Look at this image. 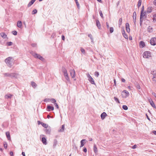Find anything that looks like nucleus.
<instances>
[{
    "mask_svg": "<svg viewBox=\"0 0 156 156\" xmlns=\"http://www.w3.org/2000/svg\"><path fill=\"white\" fill-rule=\"evenodd\" d=\"M65 78H66V79L68 81H69V77L68 76H65Z\"/></svg>",
    "mask_w": 156,
    "mask_h": 156,
    "instance_id": "4d7b16f0",
    "label": "nucleus"
},
{
    "mask_svg": "<svg viewBox=\"0 0 156 156\" xmlns=\"http://www.w3.org/2000/svg\"><path fill=\"white\" fill-rule=\"evenodd\" d=\"M107 114L105 112H103L102 113L101 115V119H105V117L107 116Z\"/></svg>",
    "mask_w": 156,
    "mask_h": 156,
    "instance_id": "f8f14e48",
    "label": "nucleus"
},
{
    "mask_svg": "<svg viewBox=\"0 0 156 156\" xmlns=\"http://www.w3.org/2000/svg\"><path fill=\"white\" fill-rule=\"evenodd\" d=\"M140 45L141 46L142 48H143L145 46V44L144 41H141L140 42Z\"/></svg>",
    "mask_w": 156,
    "mask_h": 156,
    "instance_id": "a878e982",
    "label": "nucleus"
},
{
    "mask_svg": "<svg viewBox=\"0 0 156 156\" xmlns=\"http://www.w3.org/2000/svg\"><path fill=\"white\" fill-rule=\"evenodd\" d=\"M13 60V59L12 57H9L5 59V62L8 66L11 67L12 66Z\"/></svg>",
    "mask_w": 156,
    "mask_h": 156,
    "instance_id": "f257e3e1",
    "label": "nucleus"
},
{
    "mask_svg": "<svg viewBox=\"0 0 156 156\" xmlns=\"http://www.w3.org/2000/svg\"><path fill=\"white\" fill-rule=\"evenodd\" d=\"M58 144V141L56 139H55L53 141V147L54 148H55L57 144Z\"/></svg>",
    "mask_w": 156,
    "mask_h": 156,
    "instance_id": "6ab92c4d",
    "label": "nucleus"
},
{
    "mask_svg": "<svg viewBox=\"0 0 156 156\" xmlns=\"http://www.w3.org/2000/svg\"><path fill=\"white\" fill-rule=\"evenodd\" d=\"M70 74L71 76L73 78L75 77V72L74 69H71L70 70Z\"/></svg>",
    "mask_w": 156,
    "mask_h": 156,
    "instance_id": "0eeeda50",
    "label": "nucleus"
},
{
    "mask_svg": "<svg viewBox=\"0 0 156 156\" xmlns=\"http://www.w3.org/2000/svg\"><path fill=\"white\" fill-rule=\"evenodd\" d=\"M152 7H148L146 11V12L148 13H151L152 11Z\"/></svg>",
    "mask_w": 156,
    "mask_h": 156,
    "instance_id": "dca6fc26",
    "label": "nucleus"
},
{
    "mask_svg": "<svg viewBox=\"0 0 156 156\" xmlns=\"http://www.w3.org/2000/svg\"><path fill=\"white\" fill-rule=\"evenodd\" d=\"M114 31V29L112 27H111L110 28V31L111 33H112Z\"/></svg>",
    "mask_w": 156,
    "mask_h": 156,
    "instance_id": "c03bdc74",
    "label": "nucleus"
},
{
    "mask_svg": "<svg viewBox=\"0 0 156 156\" xmlns=\"http://www.w3.org/2000/svg\"><path fill=\"white\" fill-rule=\"evenodd\" d=\"M87 78H88V80L90 83L92 84H95V83H94L93 79L90 75L89 74H87Z\"/></svg>",
    "mask_w": 156,
    "mask_h": 156,
    "instance_id": "39448f33",
    "label": "nucleus"
},
{
    "mask_svg": "<svg viewBox=\"0 0 156 156\" xmlns=\"http://www.w3.org/2000/svg\"><path fill=\"white\" fill-rule=\"evenodd\" d=\"M41 125L43 127L45 128H47L48 127V125L47 124L43 122L41 123Z\"/></svg>",
    "mask_w": 156,
    "mask_h": 156,
    "instance_id": "c756f323",
    "label": "nucleus"
},
{
    "mask_svg": "<svg viewBox=\"0 0 156 156\" xmlns=\"http://www.w3.org/2000/svg\"><path fill=\"white\" fill-rule=\"evenodd\" d=\"M62 72L63 73H66L67 72L66 69L64 67H62Z\"/></svg>",
    "mask_w": 156,
    "mask_h": 156,
    "instance_id": "e433bc0d",
    "label": "nucleus"
},
{
    "mask_svg": "<svg viewBox=\"0 0 156 156\" xmlns=\"http://www.w3.org/2000/svg\"><path fill=\"white\" fill-rule=\"evenodd\" d=\"M45 131L47 134H50L51 131V129L50 127L48 128L45 129Z\"/></svg>",
    "mask_w": 156,
    "mask_h": 156,
    "instance_id": "2eb2a0df",
    "label": "nucleus"
},
{
    "mask_svg": "<svg viewBox=\"0 0 156 156\" xmlns=\"http://www.w3.org/2000/svg\"><path fill=\"white\" fill-rule=\"evenodd\" d=\"M17 25L18 27L20 28L22 26V22L20 21H18L17 23Z\"/></svg>",
    "mask_w": 156,
    "mask_h": 156,
    "instance_id": "4be33fe9",
    "label": "nucleus"
},
{
    "mask_svg": "<svg viewBox=\"0 0 156 156\" xmlns=\"http://www.w3.org/2000/svg\"><path fill=\"white\" fill-rule=\"evenodd\" d=\"M152 30V28L151 27L149 26L148 27L147 30L148 31H149V32H151Z\"/></svg>",
    "mask_w": 156,
    "mask_h": 156,
    "instance_id": "58836bf2",
    "label": "nucleus"
},
{
    "mask_svg": "<svg viewBox=\"0 0 156 156\" xmlns=\"http://www.w3.org/2000/svg\"><path fill=\"white\" fill-rule=\"evenodd\" d=\"M12 33L14 35H16L17 34V32L16 31H13L12 32Z\"/></svg>",
    "mask_w": 156,
    "mask_h": 156,
    "instance_id": "8fccbe9b",
    "label": "nucleus"
},
{
    "mask_svg": "<svg viewBox=\"0 0 156 156\" xmlns=\"http://www.w3.org/2000/svg\"><path fill=\"white\" fill-rule=\"evenodd\" d=\"M12 42H8L7 43V44L8 46H10L12 45Z\"/></svg>",
    "mask_w": 156,
    "mask_h": 156,
    "instance_id": "09e8293b",
    "label": "nucleus"
},
{
    "mask_svg": "<svg viewBox=\"0 0 156 156\" xmlns=\"http://www.w3.org/2000/svg\"><path fill=\"white\" fill-rule=\"evenodd\" d=\"M123 92H124L125 93V95L126 96H129V93L126 90H124Z\"/></svg>",
    "mask_w": 156,
    "mask_h": 156,
    "instance_id": "f704fd0d",
    "label": "nucleus"
},
{
    "mask_svg": "<svg viewBox=\"0 0 156 156\" xmlns=\"http://www.w3.org/2000/svg\"><path fill=\"white\" fill-rule=\"evenodd\" d=\"M65 129V126L64 125L62 126L61 129L58 130V132H62L64 131Z\"/></svg>",
    "mask_w": 156,
    "mask_h": 156,
    "instance_id": "a211bd4d",
    "label": "nucleus"
},
{
    "mask_svg": "<svg viewBox=\"0 0 156 156\" xmlns=\"http://www.w3.org/2000/svg\"><path fill=\"white\" fill-rule=\"evenodd\" d=\"M152 77V80L153 81H156V71H151V72Z\"/></svg>",
    "mask_w": 156,
    "mask_h": 156,
    "instance_id": "423d86ee",
    "label": "nucleus"
},
{
    "mask_svg": "<svg viewBox=\"0 0 156 156\" xmlns=\"http://www.w3.org/2000/svg\"><path fill=\"white\" fill-rule=\"evenodd\" d=\"M83 151L85 152H86L87 151V149L86 147H84Z\"/></svg>",
    "mask_w": 156,
    "mask_h": 156,
    "instance_id": "13d9d810",
    "label": "nucleus"
},
{
    "mask_svg": "<svg viewBox=\"0 0 156 156\" xmlns=\"http://www.w3.org/2000/svg\"><path fill=\"white\" fill-rule=\"evenodd\" d=\"M88 36L90 38L91 40L92 41H93V38L92 37V35L91 34H89L88 35Z\"/></svg>",
    "mask_w": 156,
    "mask_h": 156,
    "instance_id": "49530a36",
    "label": "nucleus"
},
{
    "mask_svg": "<svg viewBox=\"0 0 156 156\" xmlns=\"http://www.w3.org/2000/svg\"><path fill=\"white\" fill-rule=\"evenodd\" d=\"M0 35L4 38H6L7 37V35L5 34V33L3 32L0 33Z\"/></svg>",
    "mask_w": 156,
    "mask_h": 156,
    "instance_id": "aec40b11",
    "label": "nucleus"
},
{
    "mask_svg": "<svg viewBox=\"0 0 156 156\" xmlns=\"http://www.w3.org/2000/svg\"><path fill=\"white\" fill-rule=\"evenodd\" d=\"M144 6L143 5L142 6V8H141L140 16H141V15L142 16V13L144 11Z\"/></svg>",
    "mask_w": 156,
    "mask_h": 156,
    "instance_id": "37998d69",
    "label": "nucleus"
},
{
    "mask_svg": "<svg viewBox=\"0 0 156 156\" xmlns=\"http://www.w3.org/2000/svg\"><path fill=\"white\" fill-rule=\"evenodd\" d=\"M33 55L35 58H38L42 61H43L44 60V58L42 56L36 53H34Z\"/></svg>",
    "mask_w": 156,
    "mask_h": 156,
    "instance_id": "7ed1b4c3",
    "label": "nucleus"
},
{
    "mask_svg": "<svg viewBox=\"0 0 156 156\" xmlns=\"http://www.w3.org/2000/svg\"><path fill=\"white\" fill-rule=\"evenodd\" d=\"M6 135L8 140L10 139V133L9 132H6L5 133Z\"/></svg>",
    "mask_w": 156,
    "mask_h": 156,
    "instance_id": "393cba45",
    "label": "nucleus"
},
{
    "mask_svg": "<svg viewBox=\"0 0 156 156\" xmlns=\"http://www.w3.org/2000/svg\"><path fill=\"white\" fill-rule=\"evenodd\" d=\"M142 16H140V26H142V22L143 21V19H142Z\"/></svg>",
    "mask_w": 156,
    "mask_h": 156,
    "instance_id": "72a5a7b5",
    "label": "nucleus"
},
{
    "mask_svg": "<svg viewBox=\"0 0 156 156\" xmlns=\"http://www.w3.org/2000/svg\"><path fill=\"white\" fill-rule=\"evenodd\" d=\"M123 37L126 39H128V35L126 34H122Z\"/></svg>",
    "mask_w": 156,
    "mask_h": 156,
    "instance_id": "3c124183",
    "label": "nucleus"
},
{
    "mask_svg": "<svg viewBox=\"0 0 156 156\" xmlns=\"http://www.w3.org/2000/svg\"><path fill=\"white\" fill-rule=\"evenodd\" d=\"M146 12H143L142 13V19H143L144 17L145 16V18H146Z\"/></svg>",
    "mask_w": 156,
    "mask_h": 156,
    "instance_id": "bb28decb",
    "label": "nucleus"
},
{
    "mask_svg": "<svg viewBox=\"0 0 156 156\" xmlns=\"http://www.w3.org/2000/svg\"><path fill=\"white\" fill-rule=\"evenodd\" d=\"M153 4L154 5L156 6V0H154V1Z\"/></svg>",
    "mask_w": 156,
    "mask_h": 156,
    "instance_id": "69168bd1",
    "label": "nucleus"
},
{
    "mask_svg": "<svg viewBox=\"0 0 156 156\" xmlns=\"http://www.w3.org/2000/svg\"><path fill=\"white\" fill-rule=\"evenodd\" d=\"M64 76H68V73H67V72H66V73H64Z\"/></svg>",
    "mask_w": 156,
    "mask_h": 156,
    "instance_id": "0e129e2a",
    "label": "nucleus"
},
{
    "mask_svg": "<svg viewBox=\"0 0 156 156\" xmlns=\"http://www.w3.org/2000/svg\"><path fill=\"white\" fill-rule=\"evenodd\" d=\"M36 0H31L28 4L27 7H30L34 3Z\"/></svg>",
    "mask_w": 156,
    "mask_h": 156,
    "instance_id": "4468645a",
    "label": "nucleus"
},
{
    "mask_svg": "<svg viewBox=\"0 0 156 156\" xmlns=\"http://www.w3.org/2000/svg\"><path fill=\"white\" fill-rule=\"evenodd\" d=\"M126 31L128 33H129L130 31V30L129 28V24L128 23H126Z\"/></svg>",
    "mask_w": 156,
    "mask_h": 156,
    "instance_id": "1a4fd4ad",
    "label": "nucleus"
},
{
    "mask_svg": "<svg viewBox=\"0 0 156 156\" xmlns=\"http://www.w3.org/2000/svg\"><path fill=\"white\" fill-rule=\"evenodd\" d=\"M37 44H31V46L33 47H35L36 46Z\"/></svg>",
    "mask_w": 156,
    "mask_h": 156,
    "instance_id": "052dcab7",
    "label": "nucleus"
},
{
    "mask_svg": "<svg viewBox=\"0 0 156 156\" xmlns=\"http://www.w3.org/2000/svg\"><path fill=\"white\" fill-rule=\"evenodd\" d=\"M96 24L98 29H100L101 28V25L99 21L98 20H96Z\"/></svg>",
    "mask_w": 156,
    "mask_h": 156,
    "instance_id": "ddd939ff",
    "label": "nucleus"
},
{
    "mask_svg": "<svg viewBox=\"0 0 156 156\" xmlns=\"http://www.w3.org/2000/svg\"><path fill=\"white\" fill-rule=\"evenodd\" d=\"M37 12V11L36 9H35L32 12V14H34L36 13Z\"/></svg>",
    "mask_w": 156,
    "mask_h": 156,
    "instance_id": "a19ab883",
    "label": "nucleus"
},
{
    "mask_svg": "<svg viewBox=\"0 0 156 156\" xmlns=\"http://www.w3.org/2000/svg\"><path fill=\"white\" fill-rule=\"evenodd\" d=\"M114 99L115 100V101L116 102H117L118 103H120V102L119 100V99L116 97H114Z\"/></svg>",
    "mask_w": 156,
    "mask_h": 156,
    "instance_id": "c9c22d12",
    "label": "nucleus"
},
{
    "mask_svg": "<svg viewBox=\"0 0 156 156\" xmlns=\"http://www.w3.org/2000/svg\"><path fill=\"white\" fill-rule=\"evenodd\" d=\"M136 13L135 12H134L133 13V19H136Z\"/></svg>",
    "mask_w": 156,
    "mask_h": 156,
    "instance_id": "2f4dec72",
    "label": "nucleus"
},
{
    "mask_svg": "<svg viewBox=\"0 0 156 156\" xmlns=\"http://www.w3.org/2000/svg\"><path fill=\"white\" fill-rule=\"evenodd\" d=\"M50 101V99L49 98H45L44 100V101L45 102H49Z\"/></svg>",
    "mask_w": 156,
    "mask_h": 156,
    "instance_id": "ea45409f",
    "label": "nucleus"
},
{
    "mask_svg": "<svg viewBox=\"0 0 156 156\" xmlns=\"http://www.w3.org/2000/svg\"><path fill=\"white\" fill-rule=\"evenodd\" d=\"M153 20L154 21H156V14H155L153 16Z\"/></svg>",
    "mask_w": 156,
    "mask_h": 156,
    "instance_id": "de8ad7c7",
    "label": "nucleus"
},
{
    "mask_svg": "<svg viewBox=\"0 0 156 156\" xmlns=\"http://www.w3.org/2000/svg\"><path fill=\"white\" fill-rule=\"evenodd\" d=\"M151 53L149 51H145L143 54V57L144 58H148L151 57Z\"/></svg>",
    "mask_w": 156,
    "mask_h": 156,
    "instance_id": "20e7f679",
    "label": "nucleus"
},
{
    "mask_svg": "<svg viewBox=\"0 0 156 156\" xmlns=\"http://www.w3.org/2000/svg\"><path fill=\"white\" fill-rule=\"evenodd\" d=\"M54 105H55V106H56V108H58V106L57 103H54Z\"/></svg>",
    "mask_w": 156,
    "mask_h": 156,
    "instance_id": "bf43d9fd",
    "label": "nucleus"
},
{
    "mask_svg": "<svg viewBox=\"0 0 156 156\" xmlns=\"http://www.w3.org/2000/svg\"><path fill=\"white\" fill-rule=\"evenodd\" d=\"M5 76H8L12 78L15 77L16 76V74L15 73H5L4 74Z\"/></svg>",
    "mask_w": 156,
    "mask_h": 156,
    "instance_id": "f03ea898",
    "label": "nucleus"
},
{
    "mask_svg": "<svg viewBox=\"0 0 156 156\" xmlns=\"http://www.w3.org/2000/svg\"><path fill=\"white\" fill-rule=\"evenodd\" d=\"M47 111H53L54 109V108L53 106H51L49 105H48L47 106Z\"/></svg>",
    "mask_w": 156,
    "mask_h": 156,
    "instance_id": "9b49d317",
    "label": "nucleus"
},
{
    "mask_svg": "<svg viewBox=\"0 0 156 156\" xmlns=\"http://www.w3.org/2000/svg\"><path fill=\"white\" fill-rule=\"evenodd\" d=\"M86 141V140L85 139H83V140H82L81 141H80L81 145L80 146V147H83L84 146V141Z\"/></svg>",
    "mask_w": 156,
    "mask_h": 156,
    "instance_id": "412c9836",
    "label": "nucleus"
},
{
    "mask_svg": "<svg viewBox=\"0 0 156 156\" xmlns=\"http://www.w3.org/2000/svg\"><path fill=\"white\" fill-rule=\"evenodd\" d=\"M31 84L32 87L34 88H35L37 86V84L34 82H31Z\"/></svg>",
    "mask_w": 156,
    "mask_h": 156,
    "instance_id": "b1692460",
    "label": "nucleus"
},
{
    "mask_svg": "<svg viewBox=\"0 0 156 156\" xmlns=\"http://www.w3.org/2000/svg\"><path fill=\"white\" fill-rule=\"evenodd\" d=\"M37 122V124H38V125H40V124H41V123H43L42 122H41L40 121H38Z\"/></svg>",
    "mask_w": 156,
    "mask_h": 156,
    "instance_id": "680f3d73",
    "label": "nucleus"
},
{
    "mask_svg": "<svg viewBox=\"0 0 156 156\" xmlns=\"http://www.w3.org/2000/svg\"><path fill=\"white\" fill-rule=\"evenodd\" d=\"M150 43L151 45H155L156 44V38L154 37L152 38L150 40Z\"/></svg>",
    "mask_w": 156,
    "mask_h": 156,
    "instance_id": "6e6552de",
    "label": "nucleus"
},
{
    "mask_svg": "<svg viewBox=\"0 0 156 156\" xmlns=\"http://www.w3.org/2000/svg\"><path fill=\"white\" fill-rule=\"evenodd\" d=\"M10 154L11 156H13V153L12 151H10Z\"/></svg>",
    "mask_w": 156,
    "mask_h": 156,
    "instance_id": "338daca9",
    "label": "nucleus"
},
{
    "mask_svg": "<svg viewBox=\"0 0 156 156\" xmlns=\"http://www.w3.org/2000/svg\"><path fill=\"white\" fill-rule=\"evenodd\" d=\"M122 107L123 109L125 110H127L128 108L127 106L126 105H123Z\"/></svg>",
    "mask_w": 156,
    "mask_h": 156,
    "instance_id": "4c0bfd02",
    "label": "nucleus"
},
{
    "mask_svg": "<svg viewBox=\"0 0 156 156\" xmlns=\"http://www.w3.org/2000/svg\"><path fill=\"white\" fill-rule=\"evenodd\" d=\"M142 3V0H139L137 4L138 8H139L140 6Z\"/></svg>",
    "mask_w": 156,
    "mask_h": 156,
    "instance_id": "cd10ccee",
    "label": "nucleus"
},
{
    "mask_svg": "<svg viewBox=\"0 0 156 156\" xmlns=\"http://www.w3.org/2000/svg\"><path fill=\"white\" fill-rule=\"evenodd\" d=\"M94 152L96 153L98 152L97 148L96 147V145L95 144H94Z\"/></svg>",
    "mask_w": 156,
    "mask_h": 156,
    "instance_id": "5701e85b",
    "label": "nucleus"
},
{
    "mask_svg": "<svg viewBox=\"0 0 156 156\" xmlns=\"http://www.w3.org/2000/svg\"><path fill=\"white\" fill-rule=\"evenodd\" d=\"M94 75L98 77L99 75V72H96L94 73Z\"/></svg>",
    "mask_w": 156,
    "mask_h": 156,
    "instance_id": "a18cd8bd",
    "label": "nucleus"
},
{
    "mask_svg": "<svg viewBox=\"0 0 156 156\" xmlns=\"http://www.w3.org/2000/svg\"><path fill=\"white\" fill-rule=\"evenodd\" d=\"M42 141L43 143L44 144L46 145L47 144V143L46 142V138L44 137H43L42 138Z\"/></svg>",
    "mask_w": 156,
    "mask_h": 156,
    "instance_id": "f3484780",
    "label": "nucleus"
},
{
    "mask_svg": "<svg viewBox=\"0 0 156 156\" xmlns=\"http://www.w3.org/2000/svg\"><path fill=\"white\" fill-rule=\"evenodd\" d=\"M4 146L5 149H6L7 147V145L6 142H5L4 144Z\"/></svg>",
    "mask_w": 156,
    "mask_h": 156,
    "instance_id": "603ef678",
    "label": "nucleus"
},
{
    "mask_svg": "<svg viewBox=\"0 0 156 156\" xmlns=\"http://www.w3.org/2000/svg\"><path fill=\"white\" fill-rule=\"evenodd\" d=\"M122 18H120L119 19V27L121 25L122 22Z\"/></svg>",
    "mask_w": 156,
    "mask_h": 156,
    "instance_id": "7c9ffc66",
    "label": "nucleus"
},
{
    "mask_svg": "<svg viewBox=\"0 0 156 156\" xmlns=\"http://www.w3.org/2000/svg\"><path fill=\"white\" fill-rule=\"evenodd\" d=\"M106 25L107 28H109V24H108V23L106 22Z\"/></svg>",
    "mask_w": 156,
    "mask_h": 156,
    "instance_id": "e2e57ef3",
    "label": "nucleus"
},
{
    "mask_svg": "<svg viewBox=\"0 0 156 156\" xmlns=\"http://www.w3.org/2000/svg\"><path fill=\"white\" fill-rule=\"evenodd\" d=\"M80 51L83 54H85V50L82 48H80Z\"/></svg>",
    "mask_w": 156,
    "mask_h": 156,
    "instance_id": "473e14b6",
    "label": "nucleus"
},
{
    "mask_svg": "<svg viewBox=\"0 0 156 156\" xmlns=\"http://www.w3.org/2000/svg\"><path fill=\"white\" fill-rule=\"evenodd\" d=\"M50 101H51L52 103H54L56 102V100L54 98L51 99Z\"/></svg>",
    "mask_w": 156,
    "mask_h": 156,
    "instance_id": "79ce46f5",
    "label": "nucleus"
},
{
    "mask_svg": "<svg viewBox=\"0 0 156 156\" xmlns=\"http://www.w3.org/2000/svg\"><path fill=\"white\" fill-rule=\"evenodd\" d=\"M74 0L76 3L77 6L78 7L79 6V4L77 0Z\"/></svg>",
    "mask_w": 156,
    "mask_h": 156,
    "instance_id": "5fc2aeb1",
    "label": "nucleus"
},
{
    "mask_svg": "<svg viewBox=\"0 0 156 156\" xmlns=\"http://www.w3.org/2000/svg\"><path fill=\"white\" fill-rule=\"evenodd\" d=\"M149 101L151 105L154 108L156 109V106H155L153 101L151 100H150V99H149Z\"/></svg>",
    "mask_w": 156,
    "mask_h": 156,
    "instance_id": "9d476101",
    "label": "nucleus"
},
{
    "mask_svg": "<svg viewBox=\"0 0 156 156\" xmlns=\"http://www.w3.org/2000/svg\"><path fill=\"white\" fill-rule=\"evenodd\" d=\"M99 13H100V15L101 16L102 18H103V14H102V11H100L99 12Z\"/></svg>",
    "mask_w": 156,
    "mask_h": 156,
    "instance_id": "6e6d98bb",
    "label": "nucleus"
},
{
    "mask_svg": "<svg viewBox=\"0 0 156 156\" xmlns=\"http://www.w3.org/2000/svg\"><path fill=\"white\" fill-rule=\"evenodd\" d=\"M152 133L154 134L155 135H156V131L155 130H153L152 131Z\"/></svg>",
    "mask_w": 156,
    "mask_h": 156,
    "instance_id": "774afa93",
    "label": "nucleus"
},
{
    "mask_svg": "<svg viewBox=\"0 0 156 156\" xmlns=\"http://www.w3.org/2000/svg\"><path fill=\"white\" fill-rule=\"evenodd\" d=\"M12 96V95L11 94L6 95L5 96V98H10Z\"/></svg>",
    "mask_w": 156,
    "mask_h": 156,
    "instance_id": "c85d7f7f",
    "label": "nucleus"
},
{
    "mask_svg": "<svg viewBox=\"0 0 156 156\" xmlns=\"http://www.w3.org/2000/svg\"><path fill=\"white\" fill-rule=\"evenodd\" d=\"M55 36L56 33H53L51 35V37L52 38H54V37H55Z\"/></svg>",
    "mask_w": 156,
    "mask_h": 156,
    "instance_id": "864d4df0",
    "label": "nucleus"
}]
</instances>
